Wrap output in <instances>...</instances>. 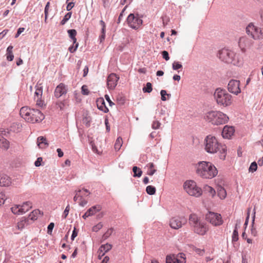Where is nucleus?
<instances>
[{
	"mask_svg": "<svg viewBox=\"0 0 263 263\" xmlns=\"http://www.w3.org/2000/svg\"><path fill=\"white\" fill-rule=\"evenodd\" d=\"M203 144L207 153L215 154L219 152L220 159H225L227 154V146L220 143L216 137L212 135H208L204 140Z\"/></svg>",
	"mask_w": 263,
	"mask_h": 263,
	"instance_id": "obj_1",
	"label": "nucleus"
},
{
	"mask_svg": "<svg viewBox=\"0 0 263 263\" xmlns=\"http://www.w3.org/2000/svg\"><path fill=\"white\" fill-rule=\"evenodd\" d=\"M217 57L222 61L227 63H231L240 66L243 64V59L239 54H236L233 51L223 48L218 51Z\"/></svg>",
	"mask_w": 263,
	"mask_h": 263,
	"instance_id": "obj_2",
	"label": "nucleus"
},
{
	"mask_svg": "<svg viewBox=\"0 0 263 263\" xmlns=\"http://www.w3.org/2000/svg\"><path fill=\"white\" fill-rule=\"evenodd\" d=\"M196 173L204 179H212L218 174L216 167L211 162L201 161L197 165Z\"/></svg>",
	"mask_w": 263,
	"mask_h": 263,
	"instance_id": "obj_3",
	"label": "nucleus"
},
{
	"mask_svg": "<svg viewBox=\"0 0 263 263\" xmlns=\"http://www.w3.org/2000/svg\"><path fill=\"white\" fill-rule=\"evenodd\" d=\"M20 114L26 121L31 123L40 122L44 119V115L40 110L31 109L27 106L22 107Z\"/></svg>",
	"mask_w": 263,
	"mask_h": 263,
	"instance_id": "obj_4",
	"label": "nucleus"
},
{
	"mask_svg": "<svg viewBox=\"0 0 263 263\" xmlns=\"http://www.w3.org/2000/svg\"><path fill=\"white\" fill-rule=\"evenodd\" d=\"M214 99L218 105L227 107L232 105V96L224 89L217 88L214 93Z\"/></svg>",
	"mask_w": 263,
	"mask_h": 263,
	"instance_id": "obj_5",
	"label": "nucleus"
},
{
	"mask_svg": "<svg viewBox=\"0 0 263 263\" xmlns=\"http://www.w3.org/2000/svg\"><path fill=\"white\" fill-rule=\"evenodd\" d=\"M204 118L207 122L214 125L226 124L229 120L226 114L217 110H212L206 112Z\"/></svg>",
	"mask_w": 263,
	"mask_h": 263,
	"instance_id": "obj_6",
	"label": "nucleus"
},
{
	"mask_svg": "<svg viewBox=\"0 0 263 263\" xmlns=\"http://www.w3.org/2000/svg\"><path fill=\"white\" fill-rule=\"evenodd\" d=\"M183 187L185 191L191 196L199 197L202 194L201 189L197 186L196 183L193 180L185 181Z\"/></svg>",
	"mask_w": 263,
	"mask_h": 263,
	"instance_id": "obj_7",
	"label": "nucleus"
},
{
	"mask_svg": "<svg viewBox=\"0 0 263 263\" xmlns=\"http://www.w3.org/2000/svg\"><path fill=\"white\" fill-rule=\"evenodd\" d=\"M246 33L254 40H259L261 38L262 32L260 28L255 26L253 23H250L246 28Z\"/></svg>",
	"mask_w": 263,
	"mask_h": 263,
	"instance_id": "obj_8",
	"label": "nucleus"
},
{
	"mask_svg": "<svg viewBox=\"0 0 263 263\" xmlns=\"http://www.w3.org/2000/svg\"><path fill=\"white\" fill-rule=\"evenodd\" d=\"M205 219L213 226H219L223 223V220L220 214L209 212L205 216Z\"/></svg>",
	"mask_w": 263,
	"mask_h": 263,
	"instance_id": "obj_9",
	"label": "nucleus"
},
{
	"mask_svg": "<svg viewBox=\"0 0 263 263\" xmlns=\"http://www.w3.org/2000/svg\"><path fill=\"white\" fill-rule=\"evenodd\" d=\"M128 26L134 29H138L142 24L143 21L137 14L130 13L127 18Z\"/></svg>",
	"mask_w": 263,
	"mask_h": 263,
	"instance_id": "obj_10",
	"label": "nucleus"
},
{
	"mask_svg": "<svg viewBox=\"0 0 263 263\" xmlns=\"http://www.w3.org/2000/svg\"><path fill=\"white\" fill-rule=\"evenodd\" d=\"M187 219L185 217L176 216L170 219L169 225L172 229L178 230L185 225Z\"/></svg>",
	"mask_w": 263,
	"mask_h": 263,
	"instance_id": "obj_11",
	"label": "nucleus"
},
{
	"mask_svg": "<svg viewBox=\"0 0 263 263\" xmlns=\"http://www.w3.org/2000/svg\"><path fill=\"white\" fill-rule=\"evenodd\" d=\"M36 89L34 98L36 102V105L38 107H43L45 105L44 100L42 99L43 88L41 84H37L35 86Z\"/></svg>",
	"mask_w": 263,
	"mask_h": 263,
	"instance_id": "obj_12",
	"label": "nucleus"
},
{
	"mask_svg": "<svg viewBox=\"0 0 263 263\" xmlns=\"http://www.w3.org/2000/svg\"><path fill=\"white\" fill-rule=\"evenodd\" d=\"M185 254L179 253L177 255L171 254L166 257V263H185Z\"/></svg>",
	"mask_w": 263,
	"mask_h": 263,
	"instance_id": "obj_13",
	"label": "nucleus"
},
{
	"mask_svg": "<svg viewBox=\"0 0 263 263\" xmlns=\"http://www.w3.org/2000/svg\"><path fill=\"white\" fill-rule=\"evenodd\" d=\"M253 44V42L247 36H242L239 38L238 46L241 51L245 53L248 49L250 48Z\"/></svg>",
	"mask_w": 263,
	"mask_h": 263,
	"instance_id": "obj_14",
	"label": "nucleus"
},
{
	"mask_svg": "<svg viewBox=\"0 0 263 263\" xmlns=\"http://www.w3.org/2000/svg\"><path fill=\"white\" fill-rule=\"evenodd\" d=\"M228 89L230 92L237 95L240 93V82L236 80H231L228 85Z\"/></svg>",
	"mask_w": 263,
	"mask_h": 263,
	"instance_id": "obj_15",
	"label": "nucleus"
},
{
	"mask_svg": "<svg viewBox=\"0 0 263 263\" xmlns=\"http://www.w3.org/2000/svg\"><path fill=\"white\" fill-rule=\"evenodd\" d=\"M193 230L195 233L199 235H204L208 232V227L203 221H202L197 226H195Z\"/></svg>",
	"mask_w": 263,
	"mask_h": 263,
	"instance_id": "obj_16",
	"label": "nucleus"
},
{
	"mask_svg": "<svg viewBox=\"0 0 263 263\" xmlns=\"http://www.w3.org/2000/svg\"><path fill=\"white\" fill-rule=\"evenodd\" d=\"M119 77L115 73H111L107 78V85L108 89H114L117 84Z\"/></svg>",
	"mask_w": 263,
	"mask_h": 263,
	"instance_id": "obj_17",
	"label": "nucleus"
},
{
	"mask_svg": "<svg viewBox=\"0 0 263 263\" xmlns=\"http://www.w3.org/2000/svg\"><path fill=\"white\" fill-rule=\"evenodd\" d=\"M29 224L28 218L25 217H22L19 219L16 224L14 231H22L24 228Z\"/></svg>",
	"mask_w": 263,
	"mask_h": 263,
	"instance_id": "obj_18",
	"label": "nucleus"
},
{
	"mask_svg": "<svg viewBox=\"0 0 263 263\" xmlns=\"http://www.w3.org/2000/svg\"><path fill=\"white\" fill-rule=\"evenodd\" d=\"M67 89L65 84L60 83L57 86L54 91V96L56 98H58L62 95L67 93Z\"/></svg>",
	"mask_w": 263,
	"mask_h": 263,
	"instance_id": "obj_19",
	"label": "nucleus"
},
{
	"mask_svg": "<svg viewBox=\"0 0 263 263\" xmlns=\"http://www.w3.org/2000/svg\"><path fill=\"white\" fill-rule=\"evenodd\" d=\"M234 128L232 126H225L222 132V136L224 138L230 139L234 134Z\"/></svg>",
	"mask_w": 263,
	"mask_h": 263,
	"instance_id": "obj_20",
	"label": "nucleus"
},
{
	"mask_svg": "<svg viewBox=\"0 0 263 263\" xmlns=\"http://www.w3.org/2000/svg\"><path fill=\"white\" fill-rule=\"evenodd\" d=\"M11 184V178L7 175L0 172V186H8Z\"/></svg>",
	"mask_w": 263,
	"mask_h": 263,
	"instance_id": "obj_21",
	"label": "nucleus"
},
{
	"mask_svg": "<svg viewBox=\"0 0 263 263\" xmlns=\"http://www.w3.org/2000/svg\"><path fill=\"white\" fill-rule=\"evenodd\" d=\"M112 248V246L109 243L102 245L98 250V258L101 259L105 254L109 251Z\"/></svg>",
	"mask_w": 263,
	"mask_h": 263,
	"instance_id": "obj_22",
	"label": "nucleus"
},
{
	"mask_svg": "<svg viewBox=\"0 0 263 263\" xmlns=\"http://www.w3.org/2000/svg\"><path fill=\"white\" fill-rule=\"evenodd\" d=\"M96 103L99 109L103 111L104 112H107L109 111L108 108L106 106L103 98H100L98 99Z\"/></svg>",
	"mask_w": 263,
	"mask_h": 263,
	"instance_id": "obj_23",
	"label": "nucleus"
},
{
	"mask_svg": "<svg viewBox=\"0 0 263 263\" xmlns=\"http://www.w3.org/2000/svg\"><path fill=\"white\" fill-rule=\"evenodd\" d=\"M201 221L197 215L195 214H192L189 217V223L194 228L195 226H197L198 223H200Z\"/></svg>",
	"mask_w": 263,
	"mask_h": 263,
	"instance_id": "obj_24",
	"label": "nucleus"
},
{
	"mask_svg": "<svg viewBox=\"0 0 263 263\" xmlns=\"http://www.w3.org/2000/svg\"><path fill=\"white\" fill-rule=\"evenodd\" d=\"M90 194V193L86 189H83L82 190H79L77 192L76 195L73 198V200L75 201H77V200L79 199V197H83V196H88Z\"/></svg>",
	"mask_w": 263,
	"mask_h": 263,
	"instance_id": "obj_25",
	"label": "nucleus"
},
{
	"mask_svg": "<svg viewBox=\"0 0 263 263\" xmlns=\"http://www.w3.org/2000/svg\"><path fill=\"white\" fill-rule=\"evenodd\" d=\"M37 145L40 148H46L49 144L47 142L46 138L44 137H40L37 138Z\"/></svg>",
	"mask_w": 263,
	"mask_h": 263,
	"instance_id": "obj_26",
	"label": "nucleus"
},
{
	"mask_svg": "<svg viewBox=\"0 0 263 263\" xmlns=\"http://www.w3.org/2000/svg\"><path fill=\"white\" fill-rule=\"evenodd\" d=\"M41 215V212L39 210L36 209L33 211L28 216L27 218H28V221L31 220L34 221L36 220L39 216Z\"/></svg>",
	"mask_w": 263,
	"mask_h": 263,
	"instance_id": "obj_27",
	"label": "nucleus"
},
{
	"mask_svg": "<svg viewBox=\"0 0 263 263\" xmlns=\"http://www.w3.org/2000/svg\"><path fill=\"white\" fill-rule=\"evenodd\" d=\"M9 141L3 136H0V148L6 150L9 148Z\"/></svg>",
	"mask_w": 263,
	"mask_h": 263,
	"instance_id": "obj_28",
	"label": "nucleus"
},
{
	"mask_svg": "<svg viewBox=\"0 0 263 263\" xmlns=\"http://www.w3.org/2000/svg\"><path fill=\"white\" fill-rule=\"evenodd\" d=\"M22 214L28 211L32 208V203L30 201L24 202L21 205Z\"/></svg>",
	"mask_w": 263,
	"mask_h": 263,
	"instance_id": "obj_29",
	"label": "nucleus"
},
{
	"mask_svg": "<svg viewBox=\"0 0 263 263\" xmlns=\"http://www.w3.org/2000/svg\"><path fill=\"white\" fill-rule=\"evenodd\" d=\"M218 195L220 199H223L227 196L226 190L221 186H218L217 188Z\"/></svg>",
	"mask_w": 263,
	"mask_h": 263,
	"instance_id": "obj_30",
	"label": "nucleus"
},
{
	"mask_svg": "<svg viewBox=\"0 0 263 263\" xmlns=\"http://www.w3.org/2000/svg\"><path fill=\"white\" fill-rule=\"evenodd\" d=\"M101 209V207L99 205H94L89 208L87 211L90 214V216L93 215Z\"/></svg>",
	"mask_w": 263,
	"mask_h": 263,
	"instance_id": "obj_31",
	"label": "nucleus"
},
{
	"mask_svg": "<svg viewBox=\"0 0 263 263\" xmlns=\"http://www.w3.org/2000/svg\"><path fill=\"white\" fill-rule=\"evenodd\" d=\"M13 48V47L11 45H10L7 49V59L9 61H12L14 58V55L12 52Z\"/></svg>",
	"mask_w": 263,
	"mask_h": 263,
	"instance_id": "obj_32",
	"label": "nucleus"
},
{
	"mask_svg": "<svg viewBox=\"0 0 263 263\" xmlns=\"http://www.w3.org/2000/svg\"><path fill=\"white\" fill-rule=\"evenodd\" d=\"M68 33L69 37L71 39L73 44L77 42L76 36L77 35V31L75 29H70L68 30Z\"/></svg>",
	"mask_w": 263,
	"mask_h": 263,
	"instance_id": "obj_33",
	"label": "nucleus"
},
{
	"mask_svg": "<svg viewBox=\"0 0 263 263\" xmlns=\"http://www.w3.org/2000/svg\"><path fill=\"white\" fill-rule=\"evenodd\" d=\"M12 212L15 215L22 214L21 205H14L11 208Z\"/></svg>",
	"mask_w": 263,
	"mask_h": 263,
	"instance_id": "obj_34",
	"label": "nucleus"
},
{
	"mask_svg": "<svg viewBox=\"0 0 263 263\" xmlns=\"http://www.w3.org/2000/svg\"><path fill=\"white\" fill-rule=\"evenodd\" d=\"M203 190L204 192L208 193L212 197H213L216 193L215 190L208 185L204 186Z\"/></svg>",
	"mask_w": 263,
	"mask_h": 263,
	"instance_id": "obj_35",
	"label": "nucleus"
},
{
	"mask_svg": "<svg viewBox=\"0 0 263 263\" xmlns=\"http://www.w3.org/2000/svg\"><path fill=\"white\" fill-rule=\"evenodd\" d=\"M123 144L122 139L121 137H118L115 143V149L116 151H118L121 148Z\"/></svg>",
	"mask_w": 263,
	"mask_h": 263,
	"instance_id": "obj_36",
	"label": "nucleus"
},
{
	"mask_svg": "<svg viewBox=\"0 0 263 263\" xmlns=\"http://www.w3.org/2000/svg\"><path fill=\"white\" fill-rule=\"evenodd\" d=\"M147 166L149 167L147 174L149 176H153L156 172V170L154 168V164L153 163H149Z\"/></svg>",
	"mask_w": 263,
	"mask_h": 263,
	"instance_id": "obj_37",
	"label": "nucleus"
},
{
	"mask_svg": "<svg viewBox=\"0 0 263 263\" xmlns=\"http://www.w3.org/2000/svg\"><path fill=\"white\" fill-rule=\"evenodd\" d=\"M156 189L152 185H148L146 188V193L151 195H154L156 193Z\"/></svg>",
	"mask_w": 263,
	"mask_h": 263,
	"instance_id": "obj_38",
	"label": "nucleus"
},
{
	"mask_svg": "<svg viewBox=\"0 0 263 263\" xmlns=\"http://www.w3.org/2000/svg\"><path fill=\"white\" fill-rule=\"evenodd\" d=\"M133 171L134 173V176L138 177L141 176L142 172L140 170V169L138 168L137 166L133 167Z\"/></svg>",
	"mask_w": 263,
	"mask_h": 263,
	"instance_id": "obj_39",
	"label": "nucleus"
},
{
	"mask_svg": "<svg viewBox=\"0 0 263 263\" xmlns=\"http://www.w3.org/2000/svg\"><path fill=\"white\" fill-rule=\"evenodd\" d=\"M71 12H68L67 13H66V15L64 16V18H63V20L61 21L60 23L61 25H64L67 22V21H68L71 17Z\"/></svg>",
	"mask_w": 263,
	"mask_h": 263,
	"instance_id": "obj_40",
	"label": "nucleus"
},
{
	"mask_svg": "<svg viewBox=\"0 0 263 263\" xmlns=\"http://www.w3.org/2000/svg\"><path fill=\"white\" fill-rule=\"evenodd\" d=\"M152 85L150 82H147L146 87L143 88V91L144 92L150 93L152 91Z\"/></svg>",
	"mask_w": 263,
	"mask_h": 263,
	"instance_id": "obj_41",
	"label": "nucleus"
},
{
	"mask_svg": "<svg viewBox=\"0 0 263 263\" xmlns=\"http://www.w3.org/2000/svg\"><path fill=\"white\" fill-rule=\"evenodd\" d=\"M255 212H254V215H253V220H252V228L251 229V233L252 234V235H253V236H256L257 235V231L256 230V229L255 228H254V226H253V224H254V220H255Z\"/></svg>",
	"mask_w": 263,
	"mask_h": 263,
	"instance_id": "obj_42",
	"label": "nucleus"
},
{
	"mask_svg": "<svg viewBox=\"0 0 263 263\" xmlns=\"http://www.w3.org/2000/svg\"><path fill=\"white\" fill-rule=\"evenodd\" d=\"M238 238H239L238 232V231L237 230V228L235 227V229L234 230L233 233V235H232V241L233 242H234V241L236 242V241H237L238 240Z\"/></svg>",
	"mask_w": 263,
	"mask_h": 263,
	"instance_id": "obj_43",
	"label": "nucleus"
},
{
	"mask_svg": "<svg viewBox=\"0 0 263 263\" xmlns=\"http://www.w3.org/2000/svg\"><path fill=\"white\" fill-rule=\"evenodd\" d=\"M78 46H79V43L76 42L74 44H73L72 45L70 46L69 47L68 50L70 52L73 53L74 52H75L77 50Z\"/></svg>",
	"mask_w": 263,
	"mask_h": 263,
	"instance_id": "obj_44",
	"label": "nucleus"
},
{
	"mask_svg": "<svg viewBox=\"0 0 263 263\" xmlns=\"http://www.w3.org/2000/svg\"><path fill=\"white\" fill-rule=\"evenodd\" d=\"M160 94L161 96V100L163 101H165L167 100L165 97L166 96L168 97L171 96V95L167 93L166 91L165 90H161L160 91Z\"/></svg>",
	"mask_w": 263,
	"mask_h": 263,
	"instance_id": "obj_45",
	"label": "nucleus"
},
{
	"mask_svg": "<svg viewBox=\"0 0 263 263\" xmlns=\"http://www.w3.org/2000/svg\"><path fill=\"white\" fill-rule=\"evenodd\" d=\"M257 164L256 162H252L249 167V171L251 172H254L257 170Z\"/></svg>",
	"mask_w": 263,
	"mask_h": 263,
	"instance_id": "obj_46",
	"label": "nucleus"
},
{
	"mask_svg": "<svg viewBox=\"0 0 263 263\" xmlns=\"http://www.w3.org/2000/svg\"><path fill=\"white\" fill-rule=\"evenodd\" d=\"M56 105L58 108H59L61 110H63L66 107V103L65 101H61L58 102Z\"/></svg>",
	"mask_w": 263,
	"mask_h": 263,
	"instance_id": "obj_47",
	"label": "nucleus"
},
{
	"mask_svg": "<svg viewBox=\"0 0 263 263\" xmlns=\"http://www.w3.org/2000/svg\"><path fill=\"white\" fill-rule=\"evenodd\" d=\"M182 67V65L178 62H174L172 64V68L174 70H177Z\"/></svg>",
	"mask_w": 263,
	"mask_h": 263,
	"instance_id": "obj_48",
	"label": "nucleus"
},
{
	"mask_svg": "<svg viewBox=\"0 0 263 263\" xmlns=\"http://www.w3.org/2000/svg\"><path fill=\"white\" fill-rule=\"evenodd\" d=\"M80 206H84L87 203V201L83 198V197H79V199L77 200Z\"/></svg>",
	"mask_w": 263,
	"mask_h": 263,
	"instance_id": "obj_49",
	"label": "nucleus"
},
{
	"mask_svg": "<svg viewBox=\"0 0 263 263\" xmlns=\"http://www.w3.org/2000/svg\"><path fill=\"white\" fill-rule=\"evenodd\" d=\"M103 227V224L101 222L98 223L97 224L93 227L92 231L94 232H98Z\"/></svg>",
	"mask_w": 263,
	"mask_h": 263,
	"instance_id": "obj_50",
	"label": "nucleus"
},
{
	"mask_svg": "<svg viewBox=\"0 0 263 263\" xmlns=\"http://www.w3.org/2000/svg\"><path fill=\"white\" fill-rule=\"evenodd\" d=\"M6 199V197L5 194L3 192H1L0 193V206H1L2 205H3Z\"/></svg>",
	"mask_w": 263,
	"mask_h": 263,
	"instance_id": "obj_51",
	"label": "nucleus"
},
{
	"mask_svg": "<svg viewBox=\"0 0 263 263\" xmlns=\"http://www.w3.org/2000/svg\"><path fill=\"white\" fill-rule=\"evenodd\" d=\"M49 7H50V3L48 2H47V3L46 5V6L45 8V11H44L45 21H46L47 17H48V10H49Z\"/></svg>",
	"mask_w": 263,
	"mask_h": 263,
	"instance_id": "obj_52",
	"label": "nucleus"
},
{
	"mask_svg": "<svg viewBox=\"0 0 263 263\" xmlns=\"http://www.w3.org/2000/svg\"><path fill=\"white\" fill-rule=\"evenodd\" d=\"M113 230L112 229H108L105 233L103 235V238L104 239H107L108 237H109L112 232Z\"/></svg>",
	"mask_w": 263,
	"mask_h": 263,
	"instance_id": "obj_53",
	"label": "nucleus"
},
{
	"mask_svg": "<svg viewBox=\"0 0 263 263\" xmlns=\"http://www.w3.org/2000/svg\"><path fill=\"white\" fill-rule=\"evenodd\" d=\"M54 224L53 222H51L48 226L47 228V233L49 234H51L52 231V230L54 228Z\"/></svg>",
	"mask_w": 263,
	"mask_h": 263,
	"instance_id": "obj_54",
	"label": "nucleus"
},
{
	"mask_svg": "<svg viewBox=\"0 0 263 263\" xmlns=\"http://www.w3.org/2000/svg\"><path fill=\"white\" fill-rule=\"evenodd\" d=\"M82 92L84 95H87L89 94V90L87 88V86L86 85H83L82 87Z\"/></svg>",
	"mask_w": 263,
	"mask_h": 263,
	"instance_id": "obj_55",
	"label": "nucleus"
},
{
	"mask_svg": "<svg viewBox=\"0 0 263 263\" xmlns=\"http://www.w3.org/2000/svg\"><path fill=\"white\" fill-rule=\"evenodd\" d=\"M162 55L163 58L166 60L168 61L170 59V57L168 55V53L166 51H163L162 52Z\"/></svg>",
	"mask_w": 263,
	"mask_h": 263,
	"instance_id": "obj_56",
	"label": "nucleus"
},
{
	"mask_svg": "<svg viewBox=\"0 0 263 263\" xmlns=\"http://www.w3.org/2000/svg\"><path fill=\"white\" fill-rule=\"evenodd\" d=\"M69 211V205H68L66 206V209H65V210L63 212V216L64 218H66L67 217V215H68Z\"/></svg>",
	"mask_w": 263,
	"mask_h": 263,
	"instance_id": "obj_57",
	"label": "nucleus"
},
{
	"mask_svg": "<svg viewBox=\"0 0 263 263\" xmlns=\"http://www.w3.org/2000/svg\"><path fill=\"white\" fill-rule=\"evenodd\" d=\"M105 37V31H103L101 30V35L99 37L100 42L102 43L104 41Z\"/></svg>",
	"mask_w": 263,
	"mask_h": 263,
	"instance_id": "obj_58",
	"label": "nucleus"
},
{
	"mask_svg": "<svg viewBox=\"0 0 263 263\" xmlns=\"http://www.w3.org/2000/svg\"><path fill=\"white\" fill-rule=\"evenodd\" d=\"M195 252L199 254V255H203L205 252V251L204 249H199V248H196L195 249Z\"/></svg>",
	"mask_w": 263,
	"mask_h": 263,
	"instance_id": "obj_59",
	"label": "nucleus"
},
{
	"mask_svg": "<svg viewBox=\"0 0 263 263\" xmlns=\"http://www.w3.org/2000/svg\"><path fill=\"white\" fill-rule=\"evenodd\" d=\"M160 123L159 121H156L153 122L152 124V127L154 129H158L160 127Z\"/></svg>",
	"mask_w": 263,
	"mask_h": 263,
	"instance_id": "obj_60",
	"label": "nucleus"
},
{
	"mask_svg": "<svg viewBox=\"0 0 263 263\" xmlns=\"http://www.w3.org/2000/svg\"><path fill=\"white\" fill-rule=\"evenodd\" d=\"M42 161V158L41 157H39L35 161L34 165L37 167L40 166L41 165Z\"/></svg>",
	"mask_w": 263,
	"mask_h": 263,
	"instance_id": "obj_61",
	"label": "nucleus"
},
{
	"mask_svg": "<svg viewBox=\"0 0 263 263\" xmlns=\"http://www.w3.org/2000/svg\"><path fill=\"white\" fill-rule=\"evenodd\" d=\"M74 6V4L73 2H70L67 4L66 7V9L67 11H70Z\"/></svg>",
	"mask_w": 263,
	"mask_h": 263,
	"instance_id": "obj_62",
	"label": "nucleus"
},
{
	"mask_svg": "<svg viewBox=\"0 0 263 263\" xmlns=\"http://www.w3.org/2000/svg\"><path fill=\"white\" fill-rule=\"evenodd\" d=\"M78 235V232L77 231H76V228L74 229L73 232H72V235H71V239L72 240H74V238Z\"/></svg>",
	"mask_w": 263,
	"mask_h": 263,
	"instance_id": "obj_63",
	"label": "nucleus"
},
{
	"mask_svg": "<svg viewBox=\"0 0 263 263\" xmlns=\"http://www.w3.org/2000/svg\"><path fill=\"white\" fill-rule=\"evenodd\" d=\"M105 98L106 99V100L108 101V102L109 103L110 106H112V105L114 104V103L110 100V98H109V97L108 96V95H106L105 96Z\"/></svg>",
	"mask_w": 263,
	"mask_h": 263,
	"instance_id": "obj_64",
	"label": "nucleus"
}]
</instances>
